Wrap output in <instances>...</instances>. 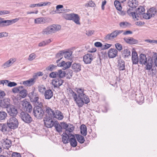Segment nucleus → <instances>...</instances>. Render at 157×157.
Here are the masks:
<instances>
[{"mask_svg": "<svg viewBox=\"0 0 157 157\" xmlns=\"http://www.w3.org/2000/svg\"><path fill=\"white\" fill-rule=\"evenodd\" d=\"M75 90L77 94L70 88V95L72 97L79 107H82L84 103L87 104L89 102L90 99L88 96L84 93L83 88H76Z\"/></svg>", "mask_w": 157, "mask_h": 157, "instance_id": "f257e3e1", "label": "nucleus"}, {"mask_svg": "<svg viewBox=\"0 0 157 157\" xmlns=\"http://www.w3.org/2000/svg\"><path fill=\"white\" fill-rule=\"evenodd\" d=\"M139 61L141 64L145 65V69L147 70L148 75L155 74L156 71L155 68L152 67L153 64V59L150 57H146L145 55L141 54L140 56Z\"/></svg>", "mask_w": 157, "mask_h": 157, "instance_id": "f03ea898", "label": "nucleus"}, {"mask_svg": "<svg viewBox=\"0 0 157 157\" xmlns=\"http://www.w3.org/2000/svg\"><path fill=\"white\" fill-rule=\"evenodd\" d=\"M60 29L61 27L60 25H53L44 29L43 30L42 33L44 35L56 33Z\"/></svg>", "mask_w": 157, "mask_h": 157, "instance_id": "7ed1b4c3", "label": "nucleus"}, {"mask_svg": "<svg viewBox=\"0 0 157 157\" xmlns=\"http://www.w3.org/2000/svg\"><path fill=\"white\" fill-rule=\"evenodd\" d=\"M42 106V103L40 102L39 105L34 108L33 115L37 119H41L44 116V112L41 108Z\"/></svg>", "mask_w": 157, "mask_h": 157, "instance_id": "20e7f679", "label": "nucleus"}, {"mask_svg": "<svg viewBox=\"0 0 157 157\" xmlns=\"http://www.w3.org/2000/svg\"><path fill=\"white\" fill-rule=\"evenodd\" d=\"M18 124V120L15 117H10L7 121V125L11 129H14L17 128Z\"/></svg>", "mask_w": 157, "mask_h": 157, "instance_id": "39448f33", "label": "nucleus"}, {"mask_svg": "<svg viewBox=\"0 0 157 157\" xmlns=\"http://www.w3.org/2000/svg\"><path fill=\"white\" fill-rule=\"evenodd\" d=\"M19 18H16L14 19L10 20H5L4 18L0 17V26L6 27L17 22Z\"/></svg>", "mask_w": 157, "mask_h": 157, "instance_id": "423d86ee", "label": "nucleus"}, {"mask_svg": "<svg viewBox=\"0 0 157 157\" xmlns=\"http://www.w3.org/2000/svg\"><path fill=\"white\" fill-rule=\"evenodd\" d=\"M20 117L22 120L26 123H30L33 121V119L30 115L25 112H21L20 113Z\"/></svg>", "mask_w": 157, "mask_h": 157, "instance_id": "0eeeda50", "label": "nucleus"}, {"mask_svg": "<svg viewBox=\"0 0 157 157\" xmlns=\"http://www.w3.org/2000/svg\"><path fill=\"white\" fill-rule=\"evenodd\" d=\"M28 96L30 98L31 102L34 104L36 105H38L40 104V102H39V101L38 96L34 92V91L29 93V94Z\"/></svg>", "mask_w": 157, "mask_h": 157, "instance_id": "6e6552de", "label": "nucleus"}, {"mask_svg": "<svg viewBox=\"0 0 157 157\" xmlns=\"http://www.w3.org/2000/svg\"><path fill=\"white\" fill-rule=\"evenodd\" d=\"M65 71H62L61 70H60L57 71L53 72L50 73L49 74V77L52 78L57 77L62 78L65 76Z\"/></svg>", "mask_w": 157, "mask_h": 157, "instance_id": "1a4fd4ad", "label": "nucleus"}, {"mask_svg": "<svg viewBox=\"0 0 157 157\" xmlns=\"http://www.w3.org/2000/svg\"><path fill=\"white\" fill-rule=\"evenodd\" d=\"M7 111L9 114L13 117L16 116L18 113L17 107L12 105H10L7 108Z\"/></svg>", "mask_w": 157, "mask_h": 157, "instance_id": "9d476101", "label": "nucleus"}, {"mask_svg": "<svg viewBox=\"0 0 157 157\" xmlns=\"http://www.w3.org/2000/svg\"><path fill=\"white\" fill-rule=\"evenodd\" d=\"M123 32L122 30H117L113 32L112 33L108 34L105 37L106 40H111L115 37L117 36Z\"/></svg>", "mask_w": 157, "mask_h": 157, "instance_id": "9b49d317", "label": "nucleus"}, {"mask_svg": "<svg viewBox=\"0 0 157 157\" xmlns=\"http://www.w3.org/2000/svg\"><path fill=\"white\" fill-rule=\"evenodd\" d=\"M63 126V128L66 130L67 133H70V132H73L75 129V127L73 124H67L65 123V124H62Z\"/></svg>", "mask_w": 157, "mask_h": 157, "instance_id": "f8f14e48", "label": "nucleus"}, {"mask_svg": "<svg viewBox=\"0 0 157 157\" xmlns=\"http://www.w3.org/2000/svg\"><path fill=\"white\" fill-rule=\"evenodd\" d=\"M10 99L9 98H5L1 100L0 102V107L1 108H6L9 107L10 105Z\"/></svg>", "mask_w": 157, "mask_h": 157, "instance_id": "ddd939ff", "label": "nucleus"}, {"mask_svg": "<svg viewBox=\"0 0 157 157\" xmlns=\"http://www.w3.org/2000/svg\"><path fill=\"white\" fill-rule=\"evenodd\" d=\"M93 59V55L92 54L88 53L85 55L83 57V60L86 64L90 63Z\"/></svg>", "mask_w": 157, "mask_h": 157, "instance_id": "4468645a", "label": "nucleus"}, {"mask_svg": "<svg viewBox=\"0 0 157 157\" xmlns=\"http://www.w3.org/2000/svg\"><path fill=\"white\" fill-rule=\"evenodd\" d=\"M44 124L47 128H51L54 126L55 122L53 121L52 118H46L44 120Z\"/></svg>", "mask_w": 157, "mask_h": 157, "instance_id": "2eb2a0df", "label": "nucleus"}, {"mask_svg": "<svg viewBox=\"0 0 157 157\" xmlns=\"http://www.w3.org/2000/svg\"><path fill=\"white\" fill-rule=\"evenodd\" d=\"M16 59L14 58H10L8 61L4 63L2 67L4 68L10 67L16 61Z\"/></svg>", "mask_w": 157, "mask_h": 157, "instance_id": "dca6fc26", "label": "nucleus"}, {"mask_svg": "<svg viewBox=\"0 0 157 157\" xmlns=\"http://www.w3.org/2000/svg\"><path fill=\"white\" fill-rule=\"evenodd\" d=\"M2 146L4 148L8 149L12 144L11 141L8 139L3 140L2 142Z\"/></svg>", "mask_w": 157, "mask_h": 157, "instance_id": "f3484780", "label": "nucleus"}, {"mask_svg": "<svg viewBox=\"0 0 157 157\" xmlns=\"http://www.w3.org/2000/svg\"><path fill=\"white\" fill-rule=\"evenodd\" d=\"M63 113L61 112L58 110H55L54 116L52 117V118H54L59 120H61L63 119Z\"/></svg>", "mask_w": 157, "mask_h": 157, "instance_id": "a211bd4d", "label": "nucleus"}, {"mask_svg": "<svg viewBox=\"0 0 157 157\" xmlns=\"http://www.w3.org/2000/svg\"><path fill=\"white\" fill-rule=\"evenodd\" d=\"M63 83V80L60 78H55L53 80L52 83L54 87H58L61 86Z\"/></svg>", "mask_w": 157, "mask_h": 157, "instance_id": "6ab92c4d", "label": "nucleus"}, {"mask_svg": "<svg viewBox=\"0 0 157 157\" xmlns=\"http://www.w3.org/2000/svg\"><path fill=\"white\" fill-rule=\"evenodd\" d=\"M71 62H65V61H63L61 63L58 64L57 66L59 67H63L62 69L64 70L69 68L71 66Z\"/></svg>", "mask_w": 157, "mask_h": 157, "instance_id": "aec40b11", "label": "nucleus"}, {"mask_svg": "<svg viewBox=\"0 0 157 157\" xmlns=\"http://www.w3.org/2000/svg\"><path fill=\"white\" fill-rule=\"evenodd\" d=\"M71 135H72V134L67 133H63L62 135V141L64 144H66L69 142Z\"/></svg>", "mask_w": 157, "mask_h": 157, "instance_id": "412c9836", "label": "nucleus"}, {"mask_svg": "<svg viewBox=\"0 0 157 157\" xmlns=\"http://www.w3.org/2000/svg\"><path fill=\"white\" fill-rule=\"evenodd\" d=\"M108 54L109 57L110 58L115 57L117 54V51L115 49L111 48L108 51Z\"/></svg>", "mask_w": 157, "mask_h": 157, "instance_id": "4be33fe9", "label": "nucleus"}, {"mask_svg": "<svg viewBox=\"0 0 157 157\" xmlns=\"http://www.w3.org/2000/svg\"><path fill=\"white\" fill-rule=\"evenodd\" d=\"M65 124V123L63 122L59 124L57 121H55V124L54 126L57 132H62V128H63V126L62 124Z\"/></svg>", "mask_w": 157, "mask_h": 157, "instance_id": "5701e85b", "label": "nucleus"}, {"mask_svg": "<svg viewBox=\"0 0 157 157\" xmlns=\"http://www.w3.org/2000/svg\"><path fill=\"white\" fill-rule=\"evenodd\" d=\"M35 82V78L33 77L28 80L24 81L23 84L26 86H29L33 85Z\"/></svg>", "mask_w": 157, "mask_h": 157, "instance_id": "b1692460", "label": "nucleus"}, {"mask_svg": "<svg viewBox=\"0 0 157 157\" xmlns=\"http://www.w3.org/2000/svg\"><path fill=\"white\" fill-rule=\"evenodd\" d=\"M45 111L49 118H52V117L54 116L55 110H53L50 107L46 106L45 107Z\"/></svg>", "mask_w": 157, "mask_h": 157, "instance_id": "393cba45", "label": "nucleus"}, {"mask_svg": "<svg viewBox=\"0 0 157 157\" xmlns=\"http://www.w3.org/2000/svg\"><path fill=\"white\" fill-rule=\"evenodd\" d=\"M132 60L133 64H137L139 60L137 53L136 51H133L132 53Z\"/></svg>", "mask_w": 157, "mask_h": 157, "instance_id": "a878e982", "label": "nucleus"}, {"mask_svg": "<svg viewBox=\"0 0 157 157\" xmlns=\"http://www.w3.org/2000/svg\"><path fill=\"white\" fill-rule=\"evenodd\" d=\"M124 40L126 43L129 44H136L138 43V40L132 37H125L124 38Z\"/></svg>", "mask_w": 157, "mask_h": 157, "instance_id": "bb28decb", "label": "nucleus"}, {"mask_svg": "<svg viewBox=\"0 0 157 157\" xmlns=\"http://www.w3.org/2000/svg\"><path fill=\"white\" fill-rule=\"evenodd\" d=\"M128 4L130 7L135 8L138 5V2L136 0H129Z\"/></svg>", "mask_w": 157, "mask_h": 157, "instance_id": "cd10ccee", "label": "nucleus"}, {"mask_svg": "<svg viewBox=\"0 0 157 157\" xmlns=\"http://www.w3.org/2000/svg\"><path fill=\"white\" fill-rule=\"evenodd\" d=\"M70 142L71 145L73 147H75L77 145V142L74 136L72 134L70 136Z\"/></svg>", "mask_w": 157, "mask_h": 157, "instance_id": "c85d7f7f", "label": "nucleus"}, {"mask_svg": "<svg viewBox=\"0 0 157 157\" xmlns=\"http://www.w3.org/2000/svg\"><path fill=\"white\" fill-rule=\"evenodd\" d=\"M45 98L46 99H49L53 96V92L51 90H47L44 94Z\"/></svg>", "mask_w": 157, "mask_h": 157, "instance_id": "c756f323", "label": "nucleus"}, {"mask_svg": "<svg viewBox=\"0 0 157 157\" xmlns=\"http://www.w3.org/2000/svg\"><path fill=\"white\" fill-rule=\"evenodd\" d=\"M118 67L120 71H123L125 70V63L124 60L121 59L118 60Z\"/></svg>", "mask_w": 157, "mask_h": 157, "instance_id": "7c9ffc66", "label": "nucleus"}, {"mask_svg": "<svg viewBox=\"0 0 157 157\" xmlns=\"http://www.w3.org/2000/svg\"><path fill=\"white\" fill-rule=\"evenodd\" d=\"M71 20L73 21L77 25L80 24V17L77 14L72 13Z\"/></svg>", "mask_w": 157, "mask_h": 157, "instance_id": "2f4dec72", "label": "nucleus"}, {"mask_svg": "<svg viewBox=\"0 0 157 157\" xmlns=\"http://www.w3.org/2000/svg\"><path fill=\"white\" fill-rule=\"evenodd\" d=\"M133 9L132 8H129L127 10V13L130 16L132 17L134 19H136V20L138 19V16L136 14V13L134 12H133Z\"/></svg>", "mask_w": 157, "mask_h": 157, "instance_id": "473e14b6", "label": "nucleus"}, {"mask_svg": "<svg viewBox=\"0 0 157 157\" xmlns=\"http://www.w3.org/2000/svg\"><path fill=\"white\" fill-rule=\"evenodd\" d=\"M72 68L73 70L76 72H78L81 70V65L80 63H75L73 64Z\"/></svg>", "mask_w": 157, "mask_h": 157, "instance_id": "72a5a7b5", "label": "nucleus"}, {"mask_svg": "<svg viewBox=\"0 0 157 157\" xmlns=\"http://www.w3.org/2000/svg\"><path fill=\"white\" fill-rule=\"evenodd\" d=\"M10 128L6 124H0V130L3 133H6Z\"/></svg>", "mask_w": 157, "mask_h": 157, "instance_id": "f704fd0d", "label": "nucleus"}, {"mask_svg": "<svg viewBox=\"0 0 157 157\" xmlns=\"http://www.w3.org/2000/svg\"><path fill=\"white\" fill-rule=\"evenodd\" d=\"M144 11L145 9L144 8L143 6H140L136 10V15L137 16H138L139 17V15H141L143 14Z\"/></svg>", "mask_w": 157, "mask_h": 157, "instance_id": "c9c22d12", "label": "nucleus"}, {"mask_svg": "<svg viewBox=\"0 0 157 157\" xmlns=\"http://www.w3.org/2000/svg\"><path fill=\"white\" fill-rule=\"evenodd\" d=\"M87 128L84 124H82L80 127V132L83 136H86L87 134Z\"/></svg>", "mask_w": 157, "mask_h": 157, "instance_id": "e433bc0d", "label": "nucleus"}, {"mask_svg": "<svg viewBox=\"0 0 157 157\" xmlns=\"http://www.w3.org/2000/svg\"><path fill=\"white\" fill-rule=\"evenodd\" d=\"M72 52L71 51H67L65 52H63V55L64 56V57L67 59H70L71 58V55Z\"/></svg>", "mask_w": 157, "mask_h": 157, "instance_id": "4c0bfd02", "label": "nucleus"}, {"mask_svg": "<svg viewBox=\"0 0 157 157\" xmlns=\"http://www.w3.org/2000/svg\"><path fill=\"white\" fill-rule=\"evenodd\" d=\"M123 53L124 57H128L131 56V52L127 48H124V50L123 51Z\"/></svg>", "mask_w": 157, "mask_h": 157, "instance_id": "58836bf2", "label": "nucleus"}, {"mask_svg": "<svg viewBox=\"0 0 157 157\" xmlns=\"http://www.w3.org/2000/svg\"><path fill=\"white\" fill-rule=\"evenodd\" d=\"M63 56V52L61 51L57 54L56 55V58L57 59L56 61V63H58V62L62 58Z\"/></svg>", "mask_w": 157, "mask_h": 157, "instance_id": "ea45409f", "label": "nucleus"}, {"mask_svg": "<svg viewBox=\"0 0 157 157\" xmlns=\"http://www.w3.org/2000/svg\"><path fill=\"white\" fill-rule=\"evenodd\" d=\"M147 12L151 17L152 16H154L156 14L157 11L155 8L152 7L148 10Z\"/></svg>", "mask_w": 157, "mask_h": 157, "instance_id": "a19ab883", "label": "nucleus"}, {"mask_svg": "<svg viewBox=\"0 0 157 157\" xmlns=\"http://www.w3.org/2000/svg\"><path fill=\"white\" fill-rule=\"evenodd\" d=\"M120 2L119 1H115L114 2V5L117 10L119 11H121L122 9Z\"/></svg>", "mask_w": 157, "mask_h": 157, "instance_id": "79ce46f5", "label": "nucleus"}, {"mask_svg": "<svg viewBox=\"0 0 157 157\" xmlns=\"http://www.w3.org/2000/svg\"><path fill=\"white\" fill-rule=\"evenodd\" d=\"M27 94V90L25 89H23L21 90L19 93L20 96L22 98H25V97Z\"/></svg>", "mask_w": 157, "mask_h": 157, "instance_id": "37998d69", "label": "nucleus"}, {"mask_svg": "<svg viewBox=\"0 0 157 157\" xmlns=\"http://www.w3.org/2000/svg\"><path fill=\"white\" fill-rule=\"evenodd\" d=\"M76 137L78 142L80 143H83L85 141V139L84 137L82 136L81 135H75Z\"/></svg>", "mask_w": 157, "mask_h": 157, "instance_id": "c03bdc74", "label": "nucleus"}, {"mask_svg": "<svg viewBox=\"0 0 157 157\" xmlns=\"http://www.w3.org/2000/svg\"><path fill=\"white\" fill-rule=\"evenodd\" d=\"M38 91L42 94H44L47 90L45 86L43 85H40L38 86Z\"/></svg>", "mask_w": 157, "mask_h": 157, "instance_id": "a18cd8bd", "label": "nucleus"}, {"mask_svg": "<svg viewBox=\"0 0 157 157\" xmlns=\"http://www.w3.org/2000/svg\"><path fill=\"white\" fill-rule=\"evenodd\" d=\"M23 88V87L22 86H20L14 88L12 90V91L14 93H19L21 90Z\"/></svg>", "mask_w": 157, "mask_h": 157, "instance_id": "49530a36", "label": "nucleus"}, {"mask_svg": "<svg viewBox=\"0 0 157 157\" xmlns=\"http://www.w3.org/2000/svg\"><path fill=\"white\" fill-rule=\"evenodd\" d=\"M44 20L42 17L38 18L35 19L34 22L36 24H41L44 23Z\"/></svg>", "mask_w": 157, "mask_h": 157, "instance_id": "de8ad7c7", "label": "nucleus"}, {"mask_svg": "<svg viewBox=\"0 0 157 157\" xmlns=\"http://www.w3.org/2000/svg\"><path fill=\"white\" fill-rule=\"evenodd\" d=\"M56 66L53 64L50 65L49 66L46 68V70L47 71H52L54 70L56 68Z\"/></svg>", "mask_w": 157, "mask_h": 157, "instance_id": "09e8293b", "label": "nucleus"}, {"mask_svg": "<svg viewBox=\"0 0 157 157\" xmlns=\"http://www.w3.org/2000/svg\"><path fill=\"white\" fill-rule=\"evenodd\" d=\"M144 100V98L143 96H139L138 98H136V100L137 102L139 104H141L143 102Z\"/></svg>", "mask_w": 157, "mask_h": 157, "instance_id": "8fccbe9b", "label": "nucleus"}, {"mask_svg": "<svg viewBox=\"0 0 157 157\" xmlns=\"http://www.w3.org/2000/svg\"><path fill=\"white\" fill-rule=\"evenodd\" d=\"M84 6L86 7H94L95 6V4L92 1H90L86 3Z\"/></svg>", "mask_w": 157, "mask_h": 157, "instance_id": "3c124183", "label": "nucleus"}, {"mask_svg": "<svg viewBox=\"0 0 157 157\" xmlns=\"http://www.w3.org/2000/svg\"><path fill=\"white\" fill-rule=\"evenodd\" d=\"M29 102L26 101H23L21 102L22 107L23 109L25 111V110L27 106L29 105Z\"/></svg>", "mask_w": 157, "mask_h": 157, "instance_id": "603ef678", "label": "nucleus"}, {"mask_svg": "<svg viewBox=\"0 0 157 157\" xmlns=\"http://www.w3.org/2000/svg\"><path fill=\"white\" fill-rule=\"evenodd\" d=\"M63 6L61 5H59L56 6V10L58 12V13H61L62 10L60 9L63 8Z\"/></svg>", "mask_w": 157, "mask_h": 157, "instance_id": "864d4df0", "label": "nucleus"}, {"mask_svg": "<svg viewBox=\"0 0 157 157\" xmlns=\"http://www.w3.org/2000/svg\"><path fill=\"white\" fill-rule=\"evenodd\" d=\"M32 107L31 105L29 103V105H28L27 106V107L26 108L25 110V111L30 113L32 111Z\"/></svg>", "mask_w": 157, "mask_h": 157, "instance_id": "5fc2aeb1", "label": "nucleus"}, {"mask_svg": "<svg viewBox=\"0 0 157 157\" xmlns=\"http://www.w3.org/2000/svg\"><path fill=\"white\" fill-rule=\"evenodd\" d=\"M145 41L150 43L152 44H157V40L147 39L145 40Z\"/></svg>", "mask_w": 157, "mask_h": 157, "instance_id": "6e6d98bb", "label": "nucleus"}, {"mask_svg": "<svg viewBox=\"0 0 157 157\" xmlns=\"http://www.w3.org/2000/svg\"><path fill=\"white\" fill-rule=\"evenodd\" d=\"M143 15V17L146 19H149L151 17L150 15L148 13V12H147V13H144Z\"/></svg>", "mask_w": 157, "mask_h": 157, "instance_id": "4d7b16f0", "label": "nucleus"}, {"mask_svg": "<svg viewBox=\"0 0 157 157\" xmlns=\"http://www.w3.org/2000/svg\"><path fill=\"white\" fill-rule=\"evenodd\" d=\"M116 48L119 51H120L122 50V45L119 43H116L115 44Z\"/></svg>", "mask_w": 157, "mask_h": 157, "instance_id": "13d9d810", "label": "nucleus"}, {"mask_svg": "<svg viewBox=\"0 0 157 157\" xmlns=\"http://www.w3.org/2000/svg\"><path fill=\"white\" fill-rule=\"evenodd\" d=\"M55 7H53L52 8V10L49 11V13L51 14H54L55 13H58V12L56 10H55Z\"/></svg>", "mask_w": 157, "mask_h": 157, "instance_id": "bf43d9fd", "label": "nucleus"}, {"mask_svg": "<svg viewBox=\"0 0 157 157\" xmlns=\"http://www.w3.org/2000/svg\"><path fill=\"white\" fill-rule=\"evenodd\" d=\"M72 15V13L66 14L64 16V17L67 20H71V19Z\"/></svg>", "mask_w": 157, "mask_h": 157, "instance_id": "052dcab7", "label": "nucleus"}, {"mask_svg": "<svg viewBox=\"0 0 157 157\" xmlns=\"http://www.w3.org/2000/svg\"><path fill=\"white\" fill-rule=\"evenodd\" d=\"M36 55L34 53H32L30 55L29 58V61H32L33 60L36 58Z\"/></svg>", "mask_w": 157, "mask_h": 157, "instance_id": "680f3d73", "label": "nucleus"}, {"mask_svg": "<svg viewBox=\"0 0 157 157\" xmlns=\"http://www.w3.org/2000/svg\"><path fill=\"white\" fill-rule=\"evenodd\" d=\"M43 75V73L40 71L36 73L33 76V78H35V80L37 78V76H41Z\"/></svg>", "mask_w": 157, "mask_h": 157, "instance_id": "e2e57ef3", "label": "nucleus"}, {"mask_svg": "<svg viewBox=\"0 0 157 157\" xmlns=\"http://www.w3.org/2000/svg\"><path fill=\"white\" fill-rule=\"evenodd\" d=\"M94 32V31L93 30H88L86 31V34L87 36H90L93 34Z\"/></svg>", "mask_w": 157, "mask_h": 157, "instance_id": "0e129e2a", "label": "nucleus"}, {"mask_svg": "<svg viewBox=\"0 0 157 157\" xmlns=\"http://www.w3.org/2000/svg\"><path fill=\"white\" fill-rule=\"evenodd\" d=\"M128 24V23L126 22H122L120 23V26L122 28H124L127 26Z\"/></svg>", "mask_w": 157, "mask_h": 157, "instance_id": "69168bd1", "label": "nucleus"}, {"mask_svg": "<svg viewBox=\"0 0 157 157\" xmlns=\"http://www.w3.org/2000/svg\"><path fill=\"white\" fill-rule=\"evenodd\" d=\"M12 157H21L20 154L17 152H13L12 155Z\"/></svg>", "mask_w": 157, "mask_h": 157, "instance_id": "338daca9", "label": "nucleus"}, {"mask_svg": "<svg viewBox=\"0 0 157 157\" xmlns=\"http://www.w3.org/2000/svg\"><path fill=\"white\" fill-rule=\"evenodd\" d=\"M154 60L155 66L157 67V53H155L153 56Z\"/></svg>", "mask_w": 157, "mask_h": 157, "instance_id": "774afa93", "label": "nucleus"}]
</instances>
